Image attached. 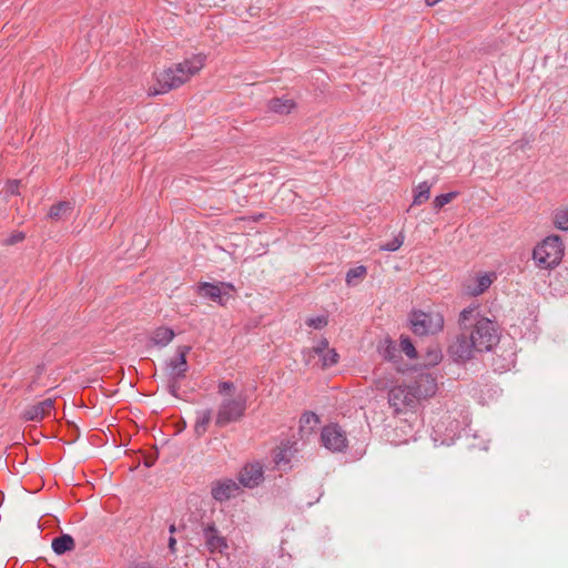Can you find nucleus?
Returning <instances> with one entry per match:
<instances>
[{
  "label": "nucleus",
  "mask_w": 568,
  "mask_h": 568,
  "mask_svg": "<svg viewBox=\"0 0 568 568\" xmlns=\"http://www.w3.org/2000/svg\"><path fill=\"white\" fill-rule=\"evenodd\" d=\"M205 59L204 54H194L183 62L164 70L158 74L156 85L149 89V95L164 94L181 87L203 69Z\"/></svg>",
  "instance_id": "f257e3e1"
},
{
  "label": "nucleus",
  "mask_w": 568,
  "mask_h": 568,
  "mask_svg": "<svg viewBox=\"0 0 568 568\" xmlns=\"http://www.w3.org/2000/svg\"><path fill=\"white\" fill-rule=\"evenodd\" d=\"M565 253V245L558 235H550L544 239L532 251V258L541 268L557 266Z\"/></svg>",
  "instance_id": "f03ea898"
},
{
  "label": "nucleus",
  "mask_w": 568,
  "mask_h": 568,
  "mask_svg": "<svg viewBox=\"0 0 568 568\" xmlns=\"http://www.w3.org/2000/svg\"><path fill=\"white\" fill-rule=\"evenodd\" d=\"M246 406V396L243 394L223 397L217 407L215 425L224 427L231 423L239 422L244 416Z\"/></svg>",
  "instance_id": "7ed1b4c3"
},
{
  "label": "nucleus",
  "mask_w": 568,
  "mask_h": 568,
  "mask_svg": "<svg viewBox=\"0 0 568 568\" xmlns=\"http://www.w3.org/2000/svg\"><path fill=\"white\" fill-rule=\"evenodd\" d=\"M467 333L476 342L477 352L490 351L499 339L496 324L487 317L476 320L475 325L467 328Z\"/></svg>",
  "instance_id": "20e7f679"
},
{
  "label": "nucleus",
  "mask_w": 568,
  "mask_h": 568,
  "mask_svg": "<svg viewBox=\"0 0 568 568\" xmlns=\"http://www.w3.org/2000/svg\"><path fill=\"white\" fill-rule=\"evenodd\" d=\"M388 404L395 415L413 410L418 399L410 385H396L388 389Z\"/></svg>",
  "instance_id": "39448f33"
},
{
  "label": "nucleus",
  "mask_w": 568,
  "mask_h": 568,
  "mask_svg": "<svg viewBox=\"0 0 568 568\" xmlns=\"http://www.w3.org/2000/svg\"><path fill=\"white\" fill-rule=\"evenodd\" d=\"M410 325L417 335L436 334L444 327V317L437 312L415 311L410 315Z\"/></svg>",
  "instance_id": "423d86ee"
},
{
  "label": "nucleus",
  "mask_w": 568,
  "mask_h": 568,
  "mask_svg": "<svg viewBox=\"0 0 568 568\" xmlns=\"http://www.w3.org/2000/svg\"><path fill=\"white\" fill-rule=\"evenodd\" d=\"M321 440L326 449L338 453L344 452L348 444L345 432L337 424H329L323 427Z\"/></svg>",
  "instance_id": "0eeeda50"
},
{
  "label": "nucleus",
  "mask_w": 568,
  "mask_h": 568,
  "mask_svg": "<svg viewBox=\"0 0 568 568\" xmlns=\"http://www.w3.org/2000/svg\"><path fill=\"white\" fill-rule=\"evenodd\" d=\"M475 352H477L476 342L470 339L465 326L462 333L450 344L449 354L456 362H465L470 359Z\"/></svg>",
  "instance_id": "6e6552de"
},
{
  "label": "nucleus",
  "mask_w": 568,
  "mask_h": 568,
  "mask_svg": "<svg viewBox=\"0 0 568 568\" xmlns=\"http://www.w3.org/2000/svg\"><path fill=\"white\" fill-rule=\"evenodd\" d=\"M191 347L181 345L176 348V356L165 362V376L168 379H183L187 372L186 355L190 353Z\"/></svg>",
  "instance_id": "1a4fd4ad"
},
{
  "label": "nucleus",
  "mask_w": 568,
  "mask_h": 568,
  "mask_svg": "<svg viewBox=\"0 0 568 568\" xmlns=\"http://www.w3.org/2000/svg\"><path fill=\"white\" fill-rule=\"evenodd\" d=\"M234 285L232 283L220 282L213 284L209 282H202L196 286V293L202 297L216 302L219 305L224 306L227 301L229 291H233Z\"/></svg>",
  "instance_id": "9d476101"
},
{
  "label": "nucleus",
  "mask_w": 568,
  "mask_h": 568,
  "mask_svg": "<svg viewBox=\"0 0 568 568\" xmlns=\"http://www.w3.org/2000/svg\"><path fill=\"white\" fill-rule=\"evenodd\" d=\"M241 490L240 484L234 479L224 478L215 480L211 485V495L219 503L226 501L239 495Z\"/></svg>",
  "instance_id": "9b49d317"
},
{
  "label": "nucleus",
  "mask_w": 568,
  "mask_h": 568,
  "mask_svg": "<svg viewBox=\"0 0 568 568\" xmlns=\"http://www.w3.org/2000/svg\"><path fill=\"white\" fill-rule=\"evenodd\" d=\"M410 386L418 402L434 396L437 392L436 378L430 374H419Z\"/></svg>",
  "instance_id": "f8f14e48"
},
{
  "label": "nucleus",
  "mask_w": 568,
  "mask_h": 568,
  "mask_svg": "<svg viewBox=\"0 0 568 568\" xmlns=\"http://www.w3.org/2000/svg\"><path fill=\"white\" fill-rule=\"evenodd\" d=\"M263 478V466L258 462L247 464L240 473V484L247 488L258 486Z\"/></svg>",
  "instance_id": "ddd939ff"
},
{
  "label": "nucleus",
  "mask_w": 568,
  "mask_h": 568,
  "mask_svg": "<svg viewBox=\"0 0 568 568\" xmlns=\"http://www.w3.org/2000/svg\"><path fill=\"white\" fill-rule=\"evenodd\" d=\"M203 536L210 552H223L229 547L226 539L220 534L214 524L207 525L203 529Z\"/></svg>",
  "instance_id": "4468645a"
},
{
  "label": "nucleus",
  "mask_w": 568,
  "mask_h": 568,
  "mask_svg": "<svg viewBox=\"0 0 568 568\" xmlns=\"http://www.w3.org/2000/svg\"><path fill=\"white\" fill-rule=\"evenodd\" d=\"M54 402L51 398H47L42 402H39L38 404L29 407L24 412V417L28 420H40L44 416L49 415L51 410L53 409Z\"/></svg>",
  "instance_id": "2eb2a0df"
},
{
  "label": "nucleus",
  "mask_w": 568,
  "mask_h": 568,
  "mask_svg": "<svg viewBox=\"0 0 568 568\" xmlns=\"http://www.w3.org/2000/svg\"><path fill=\"white\" fill-rule=\"evenodd\" d=\"M495 278L496 274L494 272L478 274L474 278V285L467 286L468 294L471 296H478L483 294L485 291L489 288Z\"/></svg>",
  "instance_id": "dca6fc26"
},
{
  "label": "nucleus",
  "mask_w": 568,
  "mask_h": 568,
  "mask_svg": "<svg viewBox=\"0 0 568 568\" xmlns=\"http://www.w3.org/2000/svg\"><path fill=\"white\" fill-rule=\"evenodd\" d=\"M174 336L175 333L172 328L160 326L152 332L150 341L154 346L165 347L173 341Z\"/></svg>",
  "instance_id": "f3484780"
},
{
  "label": "nucleus",
  "mask_w": 568,
  "mask_h": 568,
  "mask_svg": "<svg viewBox=\"0 0 568 568\" xmlns=\"http://www.w3.org/2000/svg\"><path fill=\"white\" fill-rule=\"evenodd\" d=\"M73 210V205L69 201H61L50 207L48 217L53 221L67 220Z\"/></svg>",
  "instance_id": "a211bd4d"
},
{
  "label": "nucleus",
  "mask_w": 568,
  "mask_h": 568,
  "mask_svg": "<svg viewBox=\"0 0 568 568\" xmlns=\"http://www.w3.org/2000/svg\"><path fill=\"white\" fill-rule=\"evenodd\" d=\"M212 419L211 409H201L195 413V423H194V433L197 437L203 436L209 427V424Z\"/></svg>",
  "instance_id": "6ab92c4d"
},
{
  "label": "nucleus",
  "mask_w": 568,
  "mask_h": 568,
  "mask_svg": "<svg viewBox=\"0 0 568 568\" xmlns=\"http://www.w3.org/2000/svg\"><path fill=\"white\" fill-rule=\"evenodd\" d=\"M294 108V100L287 97L274 98L268 102V109L278 114H288Z\"/></svg>",
  "instance_id": "aec40b11"
},
{
  "label": "nucleus",
  "mask_w": 568,
  "mask_h": 568,
  "mask_svg": "<svg viewBox=\"0 0 568 568\" xmlns=\"http://www.w3.org/2000/svg\"><path fill=\"white\" fill-rule=\"evenodd\" d=\"M436 181H423L414 189V196L412 205H422L430 197V191Z\"/></svg>",
  "instance_id": "412c9836"
},
{
  "label": "nucleus",
  "mask_w": 568,
  "mask_h": 568,
  "mask_svg": "<svg viewBox=\"0 0 568 568\" xmlns=\"http://www.w3.org/2000/svg\"><path fill=\"white\" fill-rule=\"evenodd\" d=\"M320 424V418L316 414L310 412L303 414L300 420V433L301 436L307 437L314 430V428Z\"/></svg>",
  "instance_id": "4be33fe9"
},
{
  "label": "nucleus",
  "mask_w": 568,
  "mask_h": 568,
  "mask_svg": "<svg viewBox=\"0 0 568 568\" xmlns=\"http://www.w3.org/2000/svg\"><path fill=\"white\" fill-rule=\"evenodd\" d=\"M295 452H296V449H294L293 446L290 444L281 445L274 455L275 464L278 467L287 466L291 463Z\"/></svg>",
  "instance_id": "5701e85b"
},
{
  "label": "nucleus",
  "mask_w": 568,
  "mask_h": 568,
  "mask_svg": "<svg viewBox=\"0 0 568 568\" xmlns=\"http://www.w3.org/2000/svg\"><path fill=\"white\" fill-rule=\"evenodd\" d=\"M51 547L57 555H62L74 548V540L70 535L63 534L52 540Z\"/></svg>",
  "instance_id": "b1692460"
},
{
  "label": "nucleus",
  "mask_w": 568,
  "mask_h": 568,
  "mask_svg": "<svg viewBox=\"0 0 568 568\" xmlns=\"http://www.w3.org/2000/svg\"><path fill=\"white\" fill-rule=\"evenodd\" d=\"M367 274V268L364 265H358L349 268L345 276V282L348 286H355L362 282Z\"/></svg>",
  "instance_id": "393cba45"
},
{
  "label": "nucleus",
  "mask_w": 568,
  "mask_h": 568,
  "mask_svg": "<svg viewBox=\"0 0 568 568\" xmlns=\"http://www.w3.org/2000/svg\"><path fill=\"white\" fill-rule=\"evenodd\" d=\"M378 352L381 356L386 361H395V358L398 355V348L396 344L389 339L386 338L378 347Z\"/></svg>",
  "instance_id": "a878e982"
},
{
  "label": "nucleus",
  "mask_w": 568,
  "mask_h": 568,
  "mask_svg": "<svg viewBox=\"0 0 568 568\" xmlns=\"http://www.w3.org/2000/svg\"><path fill=\"white\" fill-rule=\"evenodd\" d=\"M321 361L322 368H329L337 364L339 355L335 348H328L322 355H317Z\"/></svg>",
  "instance_id": "bb28decb"
},
{
  "label": "nucleus",
  "mask_w": 568,
  "mask_h": 568,
  "mask_svg": "<svg viewBox=\"0 0 568 568\" xmlns=\"http://www.w3.org/2000/svg\"><path fill=\"white\" fill-rule=\"evenodd\" d=\"M554 224L558 230L568 231V209H559L555 212Z\"/></svg>",
  "instance_id": "cd10ccee"
},
{
  "label": "nucleus",
  "mask_w": 568,
  "mask_h": 568,
  "mask_svg": "<svg viewBox=\"0 0 568 568\" xmlns=\"http://www.w3.org/2000/svg\"><path fill=\"white\" fill-rule=\"evenodd\" d=\"M457 195H458V192H448V193L437 195L433 201L434 209L440 210L446 204L452 202Z\"/></svg>",
  "instance_id": "c85d7f7f"
},
{
  "label": "nucleus",
  "mask_w": 568,
  "mask_h": 568,
  "mask_svg": "<svg viewBox=\"0 0 568 568\" xmlns=\"http://www.w3.org/2000/svg\"><path fill=\"white\" fill-rule=\"evenodd\" d=\"M443 358L442 351L435 346L433 348H429L425 356V363L426 365L434 366L437 365Z\"/></svg>",
  "instance_id": "c756f323"
},
{
  "label": "nucleus",
  "mask_w": 568,
  "mask_h": 568,
  "mask_svg": "<svg viewBox=\"0 0 568 568\" xmlns=\"http://www.w3.org/2000/svg\"><path fill=\"white\" fill-rule=\"evenodd\" d=\"M217 393L223 397L226 396H236L235 393V385L232 382L223 381L220 382L217 385Z\"/></svg>",
  "instance_id": "7c9ffc66"
},
{
  "label": "nucleus",
  "mask_w": 568,
  "mask_h": 568,
  "mask_svg": "<svg viewBox=\"0 0 568 568\" xmlns=\"http://www.w3.org/2000/svg\"><path fill=\"white\" fill-rule=\"evenodd\" d=\"M306 324L314 329H322L328 324V318L326 315L308 317Z\"/></svg>",
  "instance_id": "2f4dec72"
},
{
  "label": "nucleus",
  "mask_w": 568,
  "mask_h": 568,
  "mask_svg": "<svg viewBox=\"0 0 568 568\" xmlns=\"http://www.w3.org/2000/svg\"><path fill=\"white\" fill-rule=\"evenodd\" d=\"M403 243L404 236L399 234L395 236L392 241L381 245V250L386 252H395L403 245Z\"/></svg>",
  "instance_id": "473e14b6"
},
{
  "label": "nucleus",
  "mask_w": 568,
  "mask_h": 568,
  "mask_svg": "<svg viewBox=\"0 0 568 568\" xmlns=\"http://www.w3.org/2000/svg\"><path fill=\"white\" fill-rule=\"evenodd\" d=\"M400 348L409 358H416V348L408 337H400Z\"/></svg>",
  "instance_id": "72a5a7b5"
},
{
  "label": "nucleus",
  "mask_w": 568,
  "mask_h": 568,
  "mask_svg": "<svg viewBox=\"0 0 568 568\" xmlns=\"http://www.w3.org/2000/svg\"><path fill=\"white\" fill-rule=\"evenodd\" d=\"M328 348H331L328 346V341L325 337H323L312 347L311 352L314 353L315 355H322V353H324Z\"/></svg>",
  "instance_id": "f704fd0d"
},
{
  "label": "nucleus",
  "mask_w": 568,
  "mask_h": 568,
  "mask_svg": "<svg viewBox=\"0 0 568 568\" xmlns=\"http://www.w3.org/2000/svg\"><path fill=\"white\" fill-rule=\"evenodd\" d=\"M180 381L181 379H168V392L174 397H178L180 389Z\"/></svg>",
  "instance_id": "c9c22d12"
},
{
  "label": "nucleus",
  "mask_w": 568,
  "mask_h": 568,
  "mask_svg": "<svg viewBox=\"0 0 568 568\" xmlns=\"http://www.w3.org/2000/svg\"><path fill=\"white\" fill-rule=\"evenodd\" d=\"M476 307H468L462 311L459 322L465 325L467 321H469L474 313L476 312Z\"/></svg>",
  "instance_id": "e433bc0d"
},
{
  "label": "nucleus",
  "mask_w": 568,
  "mask_h": 568,
  "mask_svg": "<svg viewBox=\"0 0 568 568\" xmlns=\"http://www.w3.org/2000/svg\"><path fill=\"white\" fill-rule=\"evenodd\" d=\"M7 192L9 194L16 195L19 193V181L12 180L7 183Z\"/></svg>",
  "instance_id": "4c0bfd02"
},
{
  "label": "nucleus",
  "mask_w": 568,
  "mask_h": 568,
  "mask_svg": "<svg viewBox=\"0 0 568 568\" xmlns=\"http://www.w3.org/2000/svg\"><path fill=\"white\" fill-rule=\"evenodd\" d=\"M23 239V234L22 233H18V234H14L12 235L9 240H8V243L9 244H14L19 241H21Z\"/></svg>",
  "instance_id": "58836bf2"
},
{
  "label": "nucleus",
  "mask_w": 568,
  "mask_h": 568,
  "mask_svg": "<svg viewBox=\"0 0 568 568\" xmlns=\"http://www.w3.org/2000/svg\"><path fill=\"white\" fill-rule=\"evenodd\" d=\"M375 385H376V387H377L378 389H385V388H387V387H388L387 382H385L383 378H377V379L375 381Z\"/></svg>",
  "instance_id": "ea45409f"
},
{
  "label": "nucleus",
  "mask_w": 568,
  "mask_h": 568,
  "mask_svg": "<svg viewBox=\"0 0 568 568\" xmlns=\"http://www.w3.org/2000/svg\"><path fill=\"white\" fill-rule=\"evenodd\" d=\"M176 539L174 537L169 538V548L172 552L175 551Z\"/></svg>",
  "instance_id": "a19ab883"
},
{
  "label": "nucleus",
  "mask_w": 568,
  "mask_h": 568,
  "mask_svg": "<svg viewBox=\"0 0 568 568\" xmlns=\"http://www.w3.org/2000/svg\"><path fill=\"white\" fill-rule=\"evenodd\" d=\"M425 1H426L427 6L433 7V6L437 4L438 2H440L442 0H425Z\"/></svg>",
  "instance_id": "79ce46f5"
},
{
  "label": "nucleus",
  "mask_w": 568,
  "mask_h": 568,
  "mask_svg": "<svg viewBox=\"0 0 568 568\" xmlns=\"http://www.w3.org/2000/svg\"><path fill=\"white\" fill-rule=\"evenodd\" d=\"M145 465H146L148 467H151V466L153 465V462H151V460H146V462H145Z\"/></svg>",
  "instance_id": "37998d69"
},
{
  "label": "nucleus",
  "mask_w": 568,
  "mask_h": 568,
  "mask_svg": "<svg viewBox=\"0 0 568 568\" xmlns=\"http://www.w3.org/2000/svg\"><path fill=\"white\" fill-rule=\"evenodd\" d=\"M174 531H175V527L172 525V526L170 527V532H171V534H173Z\"/></svg>",
  "instance_id": "c03bdc74"
}]
</instances>
